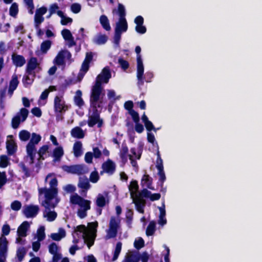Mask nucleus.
<instances>
[{"instance_id":"obj_1","label":"nucleus","mask_w":262,"mask_h":262,"mask_svg":"<svg viewBox=\"0 0 262 262\" xmlns=\"http://www.w3.org/2000/svg\"><path fill=\"white\" fill-rule=\"evenodd\" d=\"M50 188L46 187L40 188L38 189V192L40 195L45 194V200L42 203V205L44 206L46 209H50L54 208L58 203L57 199L54 203L52 200L56 198L58 194V180L56 177L51 179L49 182Z\"/></svg>"},{"instance_id":"obj_2","label":"nucleus","mask_w":262,"mask_h":262,"mask_svg":"<svg viewBox=\"0 0 262 262\" xmlns=\"http://www.w3.org/2000/svg\"><path fill=\"white\" fill-rule=\"evenodd\" d=\"M117 13L119 16L118 22L116 23L114 35V43L117 46H119L122 33L127 31L128 24L125 18L126 12L124 6L120 3L118 5Z\"/></svg>"},{"instance_id":"obj_3","label":"nucleus","mask_w":262,"mask_h":262,"mask_svg":"<svg viewBox=\"0 0 262 262\" xmlns=\"http://www.w3.org/2000/svg\"><path fill=\"white\" fill-rule=\"evenodd\" d=\"M112 75L108 67H104L100 74L97 75L96 78L95 83L92 87L90 97L101 99L103 87L102 83H107ZM104 95V94L103 95Z\"/></svg>"},{"instance_id":"obj_4","label":"nucleus","mask_w":262,"mask_h":262,"mask_svg":"<svg viewBox=\"0 0 262 262\" xmlns=\"http://www.w3.org/2000/svg\"><path fill=\"white\" fill-rule=\"evenodd\" d=\"M90 107L89 110V118L87 121L89 127L94 126L99 121L100 113L103 107V99H97L90 97Z\"/></svg>"},{"instance_id":"obj_5","label":"nucleus","mask_w":262,"mask_h":262,"mask_svg":"<svg viewBox=\"0 0 262 262\" xmlns=\"http://www.w3.org/2000/svg\"><path fill=\"white\" fill-rule=\"evenodd\" d=\"M120 221L119 220L117 219L114 216L111 217L109 228L107 230V234L106 235V239H110L116 237L118 233V230L120 227Z\"/></svg>"},{"instance_id":"obj_6","label":"nucleus","mask_w":262,"mask_h":262,"mask_svg":"<svg viewBox=\"0 0 262 262\" xmlns=\"http://www.w3.org/2000/svg\"><path fill=\"white\" fill-rule=\"evenodd\" d=\"M70 202L72 204L78 205L80 207V209L87 210L91 209V202L90 200L84 199L77 193L71 196Z\"/></svg>"},{"instance_id":"obj_7","label":"nucleus","mask_w":262,"mask_h":262,"mask_svg":"<svg viewBox=\"0 0 262 262\" xmlns=\"http://www.w3.org/2000/svg\"><path fill=\"white\" fill-rule=\"evenodd\" d=\"M54 108L56 117L58 118L59 116H61V114H64L68 110L69 106L65 104L60 97L56 96L54 100Z\"/></svg>"},{"instance_id":"obj_8","label":"nucleus","mask_w":262,"mask_h":262,"mask_svg":"<svg viewBox=\"0 0 262 262\" xmlns=\"http://www.w3.org/2000/svg\"><path fill=\"white\" fill-rule=\"evenodd\" d=\"M29 111L27 108H20L19 113H17V115L12 119V127L14 129L17 128L20 124V122H24L26 120Z\"/></svg>"},{"instance_id":"obj_9","label":"nucleus","mask_w":262,"mask_h":262,"mask_svg":"<svg viewBox=\"0 0 262 262\" xmlns=\"http://www.w3.org/2000/svg\"><path fill=\"white\" fill-rule=\"evenodd\" d=\"M62 169L68 173L79 175L85 174L88 171L87 167L83 165H63Z\"/></svg>"},{"instance_id":"obj_10","label":"nucleus","mask_w":262,"mask_h":262,"mask_svg":"<svg viewBox=\"0 0 262 262\" xmlns=\"http://www.w3.org/2000/svg\"><path fill=\"white\" fill-rule=\"evenodd\" d=\"M39 209L37 205H26L24 207L23 213L27 218L34 217L37 214Z\"/></svg>"},{"instance_id":"obj_11","label":"nucleus","mask_w":262,"mask_h":262,"mask_svg":"<svg viewBox=\"0 0 262 262\" xmlns=\"http://www.w3.org/2000/svg\"><path fill=\"white\" fill-rule=\"evenodd\" d=\"M39 66L36 57H32L28 60L26 67V73L32 75L35 72L33 71Z\"/></svg>"},{"instance_id":"obj_12","label":"nucleus","mask_w":262,"mask_h":262,"mask_svg":"<svg viewBox=\"0 0 262 262\" xmlns=\"http://www.w3.org/2000/svg\"><path fill=\"white\" fill-rule=\"evenodd\" d=\"M102 168L104 172L112 175L115 171L116 165L112 160L108 159L102 164Z\"/></svg>"},{"instance_id":"obj_13","label":"nucleus","mask_w":262,"mask_h":262,"mask_svg":"<svg viewBox=\"0 0 262 262\" xmlns=\"http://www.w3.org/2000/svg\"><path fill=\"white\" fill-rule=\"evenodd\" d=\"M31 139L26 146V148L36 150L35 145L37 144L41 140V137L39 134L33 133L31 135Z\"/></svg>"},{"instance_id":"obj_14","label":"nucleus","mask_w":262,"mask_h":262,"mask_svg":"<svg viewBox=\"0 0 262 262\" xmlns=\"http://www.w3.org/2000/svg\"><path fill=\"white\" fill-rule=\"evenodd\" d=\"M12 60L13 63L16 67H21L26 63L25 57L20 55L13 54L12 55Z\"/></svg>"},{"instance_id":"obj_15","label":"nucleus","mask_w":262,"mask_h":262,"mask_svg":"<svg viewBox=\"0 0 262 262\" xmlns=\"http://www.w3.org/2000/svg\"><path fill=\"white\" fill-rule=\"evenodd\" d=\"M6 148L8 155L12 156L16 152L17 146L13 140H7L6 142Z\"/></svg>"},{"instance_id":"obj_16","label":"nucleus","mask_w":262,"mask_h":262,"mask_svg":"<svg viewBox=\"0 0 262 262\" xmlns=\"http://www.w3.org/2000/svg\"><path fill=\"white\" fill-rule=\"evenodd\" d=\"M8 242L5 236L0 237V256H4L8 251Z\"/></svg>"},{"instance_id":"obj_17","label":"nucleus","mask_w":262,"mask_h":262,"mask_svg":"<svg viewBox=\"0 0 262 262\" xmlns=\"http://www.w3.org/2000/svg\"><path fill=\"white\" fill-rule=\"evenodd\" d=\"M30 225L28 222L24 221L18 227L17 231V235L19 237H25L27 236V231L29 228Z\"/></svg>"},{"instance_id":"obj_18","label":"nucleus","mask_w":262,"mask_h":262,"mask_svg":"<svg viewBox=\"0 0 262 262\" xmlns=\"http://www.w3.org/2000/svg\"><path fill=\"white\" fill-rule=\"evenodd\" d=\"M133 203L135 205L137 210L141 213H144V207L145 205V201L144 200L138 199L134 197L133 198Z\"/></svg>"},{"instance_id":"obj_19","label":"nucleus","mask_w":262,"mask_h":262,"mask_svg":"<svg viewBox=\"0 0 262 262\" xmlns=\"http://www.w3.org/2000/svg\"><path fill=\"white\" fill-rule=\"evenodd\" d=\"M71 136L77 139H82L84 137L85 134L83 130L79 126H76L72 129Z\"/></svg>"},{"instance_id":"obj_20","label":"nucleus","mask_w":262,"mask_h":262,"mask_svg":"<svg viewBox=\"0 0 262 262\" xmlns=\"http://www.w3.org/2000/svg\"><path fill=\"white\" fill-rule=\"evenodd\" d=\"M160 210V214L159 216L158 224L163 226L166 224L167 220L165 218L166 211L165 209V205L163 203L162 207L159 208Z\"/></svg>"},{"instance_id":"obj_21","label":"nucleus","mask_w":262,"mask_h":262,"mask_svg":"<svg viewBox=\"0 0 262 262\" xmlns=\"http://www.w3.org/2000/svg\"><path fill=\"white\" fill-rule=\"evenodd\" d=\"M64 155V151L62 146H58L54 149L52 156L54 161H58Z\"/></svg>"},{"instance_id":"obj_22","label":"nucleus","mask_w":262,"mask_h":262,"mask_svg":"<svg viewBox=\"0 0 262 262\" xmlns=\"http://www.w3.org/2000/svg\"><path fill=\"white\" fill-rule=\"evenodd\" d=\"M82 144L81 141H76L73 145V153L75 157H79L82 155Z\"/></svg>"},{"instance_id":"obj_23","label":"nucleus","mask_w":262,"mask_h":262,"mask_svg":"<svg viewBox=\"0 0 262 262\" xmlns=\"http://www.w3.org/2000/svg\"><path fill=\"white\" fill-rule=\"evenodd\" d=\"M152 179L148 175L145 174L141 180V185L146 186L147 188L153 190L152 187Z\"/></svg>"},{"instance_id":"obj_24","label":"nucleus","mask_w":262,"mask_h":262,"mask_svg":"<svg viewBox=\"0 0 262 262\" xmlns=\"http://www.w3.org/2000/svg\"><path fill=\"white\" fill-rule=\"evenodd\" d=\"M82 92L78 90L76 92V95L74 97V101L75 104L79 107H81L84 104V102L82 98Z\"/></svg>"},{"instance_id":"obj_25","label":"nucleus","mask_w":262,"mask_h":262,"mask_svg":"<svg viewBox=\"0 0 262 262\" xmlns=\"http://www.w3.org/2000/svg\"><path fill=\"white\" fill-rule=\"evenodd\" d=\"M100 23L102 28L107 31H109L111 29L109 20L107 17L105 15H102L99 18Z\"/></svg>"},{"instance_id":"obj_26","label":"nucleus","mask_w":262,"mask_h":262,"mask_svg":"<svg viewBox=\"0 0 262 262\" xmlns=\"http://www.w3.org/2000/svg\"><path fill=\"white\" fill-rule=\"evenodd\" d=\"M66 235L64 229L62 228L59 229V233H53L51 235L52 239L55 241H59L61 238L64 237Z\"/></svg>"},{"instance_id":"obj_27","label":"nucleus","mask_w":262,"mask_h":262,"mask_svg":"<svg viewBox=\"0 0 262 262\" xmlns=\"http://www.w3.org/2000/svg\"><path fill=\"white\" fill-rule=\"evenodd\" d=\"M49 148V146L48 145H43L40 147L37 152L39 155L38 161H43L47 158V157H45V155L48 152Z\"/></svg>"},{"instance_id":"obj_28","label":"nucleus","mask_w":262,"mask_h":262,"mask_svg":"<svg viewBox=\"0 0 262 262\" xmlns=\"http://www.w3.org/2000/svg\"><path fill=\"white\" fill-rule=\"evenodd\" d=\"M35 75V73H33L31 75L27 74L24 76L22 81L25 87H27L28 85H31L33 83Z\"/></svg>"},{"instance_id":"obj_29","label":"nucleus","mask_w":262,"mask_h":262,"mask_svg":"<svg viewBox=\"0 0 262 262\" xmlns=\"http://www.w3.org/2000/svg\"><path fill=\"white\" fill-rule=\"evenodd\" d=\"M137 76H143L144 75V66L141 57H138L137 58Z\"/></svg>"},{"instance_id":"obj_30","label":"nucleus","mask_w":262,"mask_h":262,"mask_svg":"<svg viewBox=\"0 0 262 262\" xmlns=\"http://www.w3.org/2000/svg\"><path fill=\"white\" fill-rule=\"evenodd\" d=\"M155 231L156 223L154 221H150L146 228V234L148 236H152L154 234Z\"/></svg>"},{"instance_id":"obj_31","label":"nucleus","mask_w":262,"mask_h":262,"mask_svg":"<svg viewBox=\"0 0 262 262\" xmlns=\"http://www.w3.org/2000/svg\"><path fill=\"white\" fill-rule=\"evenodd\" d=\"M52 41L50 40H46L40 45V51L42 54H46L51 48Z\"/></svg>"},{"instance_id":"obj_32","label":"nucleus","mask_w":262,"mask_h":262,"mask_svg":"<svg viewBox=\"0 0 262 262\" xmlns=\"http://www.w3.org/2000/svg\"><path fill=\"white\" fill-rule=\"evenodd\" d=\"M64 51H61L58 53L54 59V61L57 65L61 66L64 64Z\"/></svg>"},{"instance_id":"obj_33","label":"nucleus","mask_w":262,"mask_h":262,"mask_svg":"<svg viewBox=\"0 0 262 262\" xmlns=\"http://www.w3.org/2000/svg\"><path fill=\"white\" fill-rule=\"evenodd\" d=\"M98 223L97 221L89 223L87 228V232L97 234Z\"/></svg>"},{"instance_id":"obj_34","label":"nucleus","mask_w":262,"mask_h":262,"mask_svg":"<svg viewBox=\"0 0 262 262\" xmlns=\"http://www.w3.org/2000/svg\"><path fill=\"white\" fill-rule=\"evenodd\" d=\"M151 192L146 188H144L140 192L136 193L135 197L138 199L143 200V198H149Z\"/></svg>"},{"instance_id":"obj_35","label":"nucleus","mask_w":262,"mask_h":262,"mask_svg":"<svg viewBox=\"0 0 262 262\" xmlns=\"http://www.w3.org/2000/svg\"><path fill=\"white\" fill-rule=\"evenodd\" d=\"M121 248H122V243L121 242H118L117 243L116 247H115V251L114 252L113 257L112 259V261H114L118 259L119 255L121 252Z\"/></svg>"},{"instance_id":"obj_36","label":"nucleus","mask_w":262,"mask_h":262,"mask_svg":"<svg viewBox=\"0 0 262 262\" xmlns=\"http://www.w3.org/2000/svg\"><path fill=\"white\" fill-rule=\"evenodd\" d=\"M140 256L137 254H129L125 256L122 262H139Z\"/></svg>"},{"instance_id":"obj_37","label":"nucleus","mask_w":262,"mask_h":262,"mask_svg":"<svg viewBox=\"0 0 262 262\" xmlns=\"http://www.w3.org/2000/svg\"><path fill=\"white\" fill-rule=\"evenodd\" d=\"M59 247L57 245V244L55 243H52L49 246V252L50 253L52 254L53 255H61V253H58L59 251Z\"/></svg>"},{"instance_id":"obj_38","label":"nucleus","mask_w":262,"mask_h":262,"mask_svg":"<svg viewBox=\"0 0 262 262\" xmlns=\"http://www.w3.org/2000/svg\"><path fill=\"white\" fill-rule=\"evenodd\" d=\"M31 137V134L27 130H21L19 133V139L22 141H27Z\"/></svg>"},{"instance_id":"obj_39","label":"nucleus","mask_w":262,"mask_h":262,"mask_svg":"<svg viewBox=\"0 0 262 262\" xmlns=\"http://www.w3.org/2000/svg\"><path fill=\"white\" fill-rule=\"evenodd\" d=\"M18 13V6L17 3H13L9 9V14L11 16L16 17Z\"/></svg>"},{"instance_id":"obj_40","label":"nucleus","mask_w":262,"mask_h":262,"mask_svg":"<svg viewBox=\"0 0 262 262\" xmlns=\"http://www.w3.org/2000/svg\"><path fill=\"white\" fill-rule=\"evenodd\" d=\"M129 190L130 192V194L132 196L133 193L137 192L139 189V185L138 182L136 180H133L130 182V185L128 186Z\"/></svg>"},{"instance_id":"obj_41","label":"nucleus","mask_w":262,"mask_h":262,"mask_svg":"<svg viewBox=\"0 0 262 262\" xmlns=\"http://www.w3.org/2000/svg\"><path fill=\"white\" fill-rule=\"evenodd\" d=\"M159 168H157L158 170V174L159 176V181L161 183V186L162 187L164 182L166 180V176L164 171V167L159 166Z\"/></svg>"},{"instance_id":"obj_42","label":"nucleus","mask_w":262,"mask_h":262,"mask_svg":"<svg viewBox=\"0 0 262 262\" xmlns=\"http://www.w3.org/2000/svg\"><path fill=\"white\" fill-rule=\"evenodd\" d=\"M27 156L30 158L29 164H33L34 162V159L36 150L26 148Z\"/></svg>"},{"instance_id":"obj_43","label":"nucleus","mask_w":262,"mask_h":262,"mask_svg":"<svg viewBox=\"0 0 262 262\" xmlns=\"http://www.w3.org/2000/svg\"><path fill=\"white\" fill-rule=\"evenodd\" d=\"M107 39V36L105 34H100L97 36L95 42L98 45H103L106 43Z\"/></svg>"},{"instance_id":"obj_44","label":"nucleus","mask_w":262,"mask_h":262,"mask_svg":"<svg viewBox=\"0 0 262 262\" xmlns=\"http://www.w3.org/2000/svg\"><path fill=\"white\" fill-rule=\"evenodd\" d=\"M96 205L99 207H103L105 206L106 200L103 195L99 194L96 200Z\"/></svg>"},{"instance_id":"obj_45","label":"nucleus","mask_w":262,"mask_h":262,"mask_svg":"<svg viewBox=\"0 0 262 262\" xmlns=\"http://www.w3.org/2000/svg\"><path fill=\"white\" fill-rule=\"evenodd\" d=\"M78 187L85 190L86 191L90 187V184L87 179L81 180L80 179L78 184Z\"/></svg>"},{"instance_id":"obj_46","label":"nucleus","mask_w":262,"mask_h":262,"mask_svg":"<svg viewBox=\"0 0 262 262\" xmlns=\"http://www.w3.org/2000/svg\"><path fill=\"white\" fill-rule=\"evenodd\" d=\"M45 230V227L41 226L37 231V236L39 242L42 241L45 238L46 234Z\"/></svg>"},{"instance_id":"obj_47","label":"nucleus","mask_w":262,"mask_h":262,"mask_svg":"<svg viewBox=\"0 0 262 262\" xmlns=\"http://www.w3.org/2000/svg\"><path fill=\"white\" fill-rule=\"evenodd\" d=\"M44 17L40 15L35 14L34 16V23L35 27L36 29H38L40 25L44 21Z\"/></svg>"},{"instance_id":"obj_48","label":"nucleus","mask_w":262,"mask_h":262,"mask_svg":"<svg viewBox=\"0 0 262 262\" xmlns=\"http://www.w3.org/2000/svg\"><path fill=\"white\" fill-rule=\"evenodd\" d=\"M128 152V149L127 146H122L120 150V157L122 161H127V155Z\"/></svg>"},{"instance_id":"obj_49","label":"nucleus","mask_w":262,"mask_h":262,"mask_svg":"<svg viewBox=\"0 0 262 262\" xmlns=\"http://www.w3.org/2000/svg\"><path fill=\"white\" fill-rule=\"evenodd\" d=\"M9 163V159L6 155L0 156V167L2 168L6 167Z\"/></svg>"},{"instance_id":"obj_50","label":"nucleus","mask_w":262,"mask_h":262,"mask_svg":"<svg viewBox=\"0 0 262 262\" xmlns=\"http://www.w3.org/2000/svg\"><path fill=\"white\" fill-rule=\"evenodd\" d=\"M26 251L25 248H19L16 252V255L19 261H21L24 259L26 255Z\"/></svg>"},{"instance_id":"obj_51","label":"nucleus","mask_w":262,"mask_h":262,"mask_svg":"<svg viewBox=\"0 0 262 262\" xmlns=\"http://www.w3.org/2000/svg\"><path fill=\"white\" fill-rule=\"evenodd\" d=\"M143 151V145H141V147H140L138 150V155L137 156V150L135 147L131 148L130 149V152L134 155L136 157V158L138 160H139L141 158V155Z\"/></svg>"},{"instance_id":"obj_52","label":"nucleus","mask_w":262,"mask_h":262,"mask_svg":"<svg viewBox=\"0 0 262 262\" xmlns=\"http://www.w3.org/2000/svg\"><path fill=\"white\" fill-rule=\"evenodd\" d=\"M97 234H93L86 232L84 235H82V237L85 242L93 241L95 240Z\"/></svg>"},{"instance_id":"obj_53","label":"nucleus","mask_w":262,"mask_h":262,"mask_svg":"<svg viewBox=\"0 0 262 262\" xmlns=\"http://www.w3.org/2000/svg\"><path fill=\"white\" fill-rule=\"evenodd\" d=\"M6 86L0 90V106L2 108H4V101L6 97Z\"/></svg>"},{"instance_id":"obj_54","label":"nucleus","mask_w":262,"mask_h":262,"mask_svg":"<svg viewBox=\"0 0 262 262\" xmlns=\"http://www.w3.org/2000/svg\"><path fill=\"white\" fill-rule=\"evenodd\" d=\"M18 83L19 81L18 80L17 77L15 75V76L12 77V78L10 82L9 88L15 90L17 88Z\"/></svg>"},{"instance_id":"obj_55","label":"nucleus","mask_w":262,"mask_h":262,"mask_svg":"<svg viewBox=\"0 0 262 262\" xmlns=\"http://www.w3.org/2000/svg\"><path fill=\"white\" fill-rule=\"evenodd\" d=\"M61 33L62 37L65 40L70 39L73 36L71 31L67 29H63L61 31Z\"/></svg>"},{"instance_id":"obj_56","label":"nucleus","mask_w":262,"mask_h":262,"mask_svg":"<svg viewBox=\"0 0 262 262\" xmlns=\"http://www.w3.org/2000/svg\"><path fill=\"white\" fill-rule=\"evenodd\" d=\"M57 214L55 211H49L46 215H44V216L47 217V220L49 222L54 221L57 217Z\"/></svg>"},{"instance_id":"obj_57","label":"nucleus","mask_w":262,"mask_h":262,"mask_svg":"<svg viewBox=\"0 0 262 262\" xmlns=\"http://www.w3.org/2000/svg\"><path fill=\"white\" fill-rule=\"evenodd\" d=\"M118 63L124 70L127 69L129 66L128 62L123 59L122 58H119L118 59Z\"/></svg>"},{"instance_id":"obj_58","label":"nucleus","mask_w":262,"mask_h":262,"mask_svg":"<svg viewBox=\"0 0 262 262\" xmlns=\"http://www.w3.org/2000/svg\"><path fill=\"white\" fill-rule=\"evenodd\" d=\"M99 179V176L97 171H94L91 172L90 176V180L91 182L95 183L98 182Z\"/></svg>"},{"instance_id":"obj_59","label":"nucleus","mask_w":262,"mask_h":262,"mask_svg":"<svg viewBox=\"0 0 262 262\" xmlns=\"http://www.w3.org/2000/svg\"><path fill=\"white\" fill-rule=\"evenodd\" d=\"M21 203L19 201H14L11 204V208L13 210L18 211L20 209Z\"/></svg>"},{"instance_id":"obj_60","label":"nucleus","mask_w":262,"mask_h":262,"mask_svg":"<svg viewBox=\"0 0 262 262\" xmlns=\"http://www.w3.org/2000/svg\"><path fill=\"white\" fill-rule=\"evenodd\" d=\"M128 113L132 116V119L135 123L136 122H140V117L137 112L134 110L128 112Z\"/></svg>"},{"instance_id":"obj_61","label":"nucleus","mask_w":262,"mask_h":262,"mask_svg":"<svg viewBox=\"0 0 262 262\" xmlns=\"http://www.w3.org/2000/svg\"><path fill=\"white\" fill-rule=\"evenodd\" d=\"M144 246V241L141 237L138 241H135L134 242V247L138 250L140 249Z\"/></svg>"},{"instance_id":"obj_62","label":"nucleus","mask_w":262,"mask_h":262,"mask_svg":"<svg viewBox=\"0 0 262 262\" xmlns=\"http://www.w3.org/2000/svg\"><path fill=\"white\" fill-rule=\"evenodd\" d=\"M82 233L84 235L87 232V228L84 225H78L75 229V232Z\"/></svg>"},{"instance_id":"obj_63","label":"nucleus","mask_w":262,"mask_h":262,"mask_svg":"<svg viewBox=\"0 0 262 262\" xmlns=\"http://www.w3.org/2000/svg\"><path fill=\"white\" fill-rule=\"evenodd\" d=\"M81 6L77 3H74L71 6V10L74 13H78L81 10Z\"/></svg>"},{"instance_id":"obj_64","label":"nucleus","mask_w":262,"mask_h":262,"mask_svg":"<svg viewBox=\"0 0 262 262\" xmlns=\"http://www.w3.org/2000/svg\"><path fill=\"white\" fill-rule=\"evenodd\" d=\"M20 167L21 168L23 172L24 173L26 177H29L31 176L30 171L28 167L26 166L24 163H21L19 164Z\"/></svg>"}]
</instances>
